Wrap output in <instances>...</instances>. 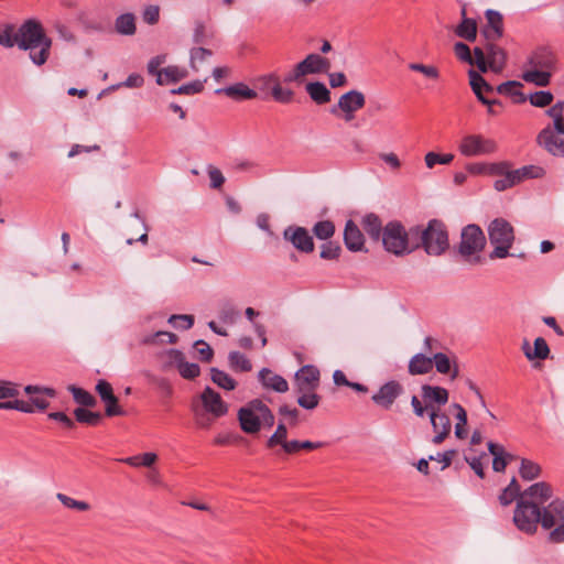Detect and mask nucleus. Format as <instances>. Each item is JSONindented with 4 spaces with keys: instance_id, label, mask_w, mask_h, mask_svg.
I'll return each instance as SVG.
<instances>
[{
    "instance_id": "obj_2",
    "label": "nucleus",
    "mask_w": 564,
    "mask_h": 564,
    "mask_svg": "<svg viewBox=\"0 0 564 564\" xmlns=\"http://www.w3.org/2000/svg\"><path fill=\"white\" fill-rule=\"evenodd\" d=\"M414 251L422 248L427 256L440 257L449 249V238L446 225L440 219L429 220L425 227L412 226Z\"/></svg>"
},
{
    "instance_id": "obj_35",
    "label": "nucleus",
    "mask_w": 564,
    "mask_h": 564,
    "mask_svg": "<svg viewBox=\"0 0 564 564\" xmlns=\"http://www.w3.org/2000/svg\"><path fill=\"white\" fill-rule=\"evenodd\" d=\"M210 379L219 388L225 389L227 391L234 390L237 386V381L232 377L217 368L210 369Z\"/></svg>"
},
{
    "instance_id": "obj_11",
    "label": "nucleus",
    "mask_w": 564,
    "mask_h": 564,
    "mask_svg": "<svg viewBox=\"0 0 564 564\" xmlns=\"http://www.w3.org/2000/svg\"><path fill=\"white\" fill-rule=\"evenodd\" d=\"M403 392L404 388L399 381L390 380L379 388L371 400L378 406L389 410Z\"/></svg>"
},
{
    "instance_id": "obj_4",
    "label": "nucleus",
    "mask_w": 564,
    "mask_h": 564,
    "mask_svg": "<svg viewBox=\"0 0 564 564\" xmlns=\"http://www.w3.org/2000/svg\"><path fill=\"white\" fill-rule=\"evenodd\" d=\"M564 101H557L546 115L553 119V124L546 126L538 135V143L546 152L556 158H564Z\"/></svg>"
},
{
    "instance_id": "obj_58",
    "label": "nucleus",
    "mask_w": 564,
    "mask_h": 564,
    "mask_svg": "<svg viewBox=\"0 0 564 564\" xmlns=\"http://www.w3.org/2000/svg\"><path fill=\"white\" fill-rule=\"evenodd\" d=\"M409 68L414 72L422 73L425 77L437 79L440 76L438 69L432 65H424L421 63H411Z\"/></svg>"
},
{
    "instance_id": "obj_28",
    "label": "nucleus",
    "mask_w": 564,
    "mask_h": 564,
    "mask_svg": "<svg viewBox=\"0 0 564 564\" xmlns=\"http://www.w3.org/2000/svg\"><path fill=\"white\" fill-rule=\"evenodd\" d=\"M433 369L432 356H427L423 352L415 354L408 365V371L412 376L426 375Z\"/></svg>"
},
{
    "instance_id": "obj_52",
    "label": "nucleus",
    "mask_w": 564,
    "mask_h": 564,
    "mask_svg": "<svg viewBox=\"0 0 564 564\" xmlns=\"http://www.w3.org/2000/svg\"><path fill=\"white\" fill-rule=\"evenodd\" d=\"M56 498L63 503L64 507H66L68 509L87 511L90 508V506L86 501L73 499V498L68 497L67 495H64L61 492L56 495Z\"/></svg>"
},
{
    "instance_id": "obj_43",
    "label": "nucleus",
    "mask_w": 564,
    "mask_h": 564,
    "mask_svg": "<svg viewBox=\"0 0 564 564\" xmlns=\"http://www.w3.org/2000/svg\"><path fill=\"white\" fill-rule=\"evenodd\" d=\"M313 234L319 240H327L335 234V225L330 220H321L313 226Z\"/></svg>"
},
{
    "instance_id": "obj_41",
    "label": "nucleus",
    "mask_w": 564,
    "mask_h": 564,
    "mask_svg": "<svg viewBox=\"0 0 564 564\" xmlns=\"http://www.w3.org/2000/svg\"><path fill=\"white\" fill-rule=\"evenodd\" d=\"M456 34L467 41H475L477 36V25L475 20L465 18L457 26Z\"/></svg>"
},
{
    "instance_id": "obj_1",
    "label": "nucleus",
    "mask_w": 564,
    "mask_h": 564,
    "mask_svg": "<svg viewBox=\"0 0 564 564\" xmlns=\"http://www.w3.org/2000/svg\"><path fill=\"white\" fill-rule=\"evenodd\" d=\"M0 45L7 48L17 45L20 50L29 52L34 65L42 66L50 57L52 40L45 34L39 21L29 19L17 30L13 25H6L0 30Z\"/></svg>"
},
{
    "instance_id": "obj_32",
    "label": "nucleus",
    "mask_w": 564,
    "mask_h": 564,
    "mask_svg": "<svg viewBox=\"0 0 564 564\" xmlns=\"http://www.w3.org/2000/svg\"><path fill=\"white\" fill-rule=\"evenodd\" d=\"M305 90L313 101L324 105L330 101V91L324 83L313 82L305 86Z\"/></svg>"
},
{
    "instance_id": "obj_56",
    "label": "nucleus",
    "mask_w": 564,
    "mask_h": 564,
    "mask_svg": "<svg viewBox=\"0 0 564 564\" xmlns=\"http://www.w3.org/2000/svg\"><path fill=\"white\" fill-rule=\"evenodd\" d=\"M101 401L106 405L105 414L107 416H116V415L124 414V411L118 405V398L115 394H112Z\"/></svg>"
},
{
    "instance_id": "obj_3",
    "label": "nucleus",
    "mask_w": 564,
    "mask_h": 564,
    "mask_svg": "<svg viewBox=\"0 0 564 564\" xmlns=\"http://www.w3.org/2000/svg\"><path fill=\"white\" fill-rule=\"evenodd\" d=\"M486 245L482 229L476 224H469L462 228L459 242L454 248L455 258L469 267L481 265L486 262Z\"/></svg>"
},
{
    "instance_id": "obj_34",
    "label": "nucleus",
    "mask_w": 564,
    "mask_h": 564,
    "mask_svg": "<svg viewBox=\"0 0 564 564\" xmlns=\"http://www.w3.org/2000/svg\"><path fill=\"white\" fill-rule=\"evenodd\" d=\"M522 79L527 83L534 84L540 87L547 86L551 80V72L527 68L522 74Z\"/></svg>"
},
{
    "instance_id": "obj_30",
    "label": "nucleus",
    "mask_w": 564,
    "mask_h": 564,
    "mask_svg": "<svg viewBox=\"0 0 564 564\" xmlns=\"http://www.w3.org/2000/svg\"><path fill=\"white\" fill-rule=\"evenodd\" d=\"M115 31L124 36H132L137 32L135 15L133 13H122L115 20Z\"/></svg>"
},
{
    "instance_id": "obj_48",
    "label": "nucleus",
    "mask_w": 564,
    "mask_h": 564,
    "mask_svg": "<svg viewBox=\"0 0 564 564\" xmlns=\"http://www.w3.org/2000/svg\"><path fill=\"white\" fill-rule=\"evenodd\" d=\"M519 184V178L514 174V170L509 171L505 175L501 176V178H498L494 183V187L498 192L506 191L508 188H511L512 186Z\"/></svg>"
},
{
    "instance_id": "obj_47",
    "label": "nucleus",
    "mask_w": 564,
    "mask_h": 564,
    "mask_svg": "<svg viewBox=\"0 0 564 564\" xmlns=\"http://www.w3.org/2000/svg\"><path fill=\"white\" fill-rule=\"evenodd\" d=\"M177 340V336L171 332L159 330L152 335H148L142 338V344L150 345L155 344L156 341H167L170 344H174Z\"/></svg>"
},
{
    "instance_id": "obj_8",
    "label": "nucleus",
    "mask_w": 564,
    "mask_h": 564,
    "mask_svg": "<svg viewBox=\"0 0 564 564\" xmlns=\"http://www.w3.org/2000/svg\"><path fill=\"white\" fill-rule=\"evenodd\" d=\"M329 68L330 62L328 58L312 53L297 63L291 72L285 74L283 80L284 83H300L306 75L327 73Z\"/></svg>"
},
{
    "instance_id": "obj_26",
    "label": "nucleus",
    "mask_w": 564,
    "mask_h": 564,
    "mask_svg": "<svg viewBox=\"0 0 564 564\" xmlns=\"http://www.w3.org/2000/svg\"><path fill=\"white\" fill-rule=\"evenodd\" d=\"M258 378L265 389H271L279 393H284L289 390L288 381L282 376L273 373L268 368H262L259 371Z\"/></svg>"
},
{
    "instance_id": "obj_15",
    "label": "nucleus",
    "mask_w": 564,
    "mask_h": 564,
    "mask_svg": "<svg viewBox=\"0 0 564 564\" xmlns=\"http://www.w3.org/2000/svg\"><path fill=\"white\" fill-rule=\"evenodd\" d=\"M258 399L251 400L238 411L240 427L245 433L254 434L260 431V413L253 404Z\"/></svg>"
},
{
    "instance_id": "obj_64",
    "label": "nucleus",
    "mask_w": 564,
    "mask_h": 564,
    "mask_svg": "<svg viewBox=\"0 0 564 564\" xmlns=\"http://www.w3.org/2000/svg\"><path fill=\"white\" fill-rule=\"evenodd\" d=\"M208 176L210 180L212 188H219L225 183V177H224L221 171L212 165L208 166Z\"/></svg>"
},
{
    "instance_id": "obj_57",
    "label": "nucleus",
    "mask_w": 564,
    "mask_h": 564,
    "mask_svg": "<svg viewBox=\"0 0 564 564\" xmlns=\"http://www.w3.org/2000/svg\"><path fill=\"white\" fill-rule=\"evenodd\" d=\"M169 323L175 328L189 329L194 324V316L187 314L172 315L169 318Z\"/></svg>"
},
{
    "instance_id": "obj_62",
    "label": "nucleus",
    "mask_w": 564,
    "mask_h": 564,
    "mask_svg": "<svg viewBox=\"0 0 564 564\" xmlns=\"http://www.w3.org/2000/svg\"><path fill=\"white\" fill-rule=\"evenodd\" d=\"M194 347L200 356V360L210 361L213 358V349L203 339H198L194 343Z\"/></svg>"
},
{
    "instance_id": "obj_36",
    "label": "nucleus",
    "mask_w": 564,
    "mask_h": 564,
    "mask_svg": "<svg viewBox=\"0 0 564 564\" xmlns=\"http://www.w3.org/2000/svg\"><path fill=\"white\" fill-rule=\"evenodd\" d=\"M365 231L372 238L379 239L382 236V224L380 218L375 214L365 216L362 220Z\"/></svg>"
},
{
    "instance_id": "obj_19",
    "label": "nucleus",
    "mask_w": 564,
    "mask_h": 564,
    "mask_svg": "<svg viewBox=\"0 0 564 564\" xmlns=\"http://www.w3.org/2000/svg\"><path fill=\"white\" fill-rule=\"evenodd\" d=\"M167 357L171 364H175L180 375L184 379H195L199 376L200 369L197 364L185 361L184 354L177 349H170Z\"/></svg>"
},
{
    "instance_id": "obj_54",
    "label": "nucleus",
    "mask_w": 564,
    "mask_h": 564,
    "mask_svg": "<svg viewBox=\"0 0 564 564\" xmlns=\"http://www.w3.org/2000/svg\"><path fill=\"white\" fill-rule=\"evenodd\" d=\"M219 317L225 323H235L238 317V312L229 301H224L220 305Z\"/></svg>"
},
{
    "instance_id": "obj_12",
    "label": "nucleus",
    "mask_w": 564,
    "mask_h": 564,
    "mask_svg": "<svg viewBox=\"0 0 564 564\" xmlns=\"http://www.w3.org/2000/svg\"><path fill=\"white\" fill-rule=\"evenodd\" d=\"M283 237L301 252L310 253L314 250L313 237L304 227L289 226L284 229Z\"/></svg>"
},
{
    "instance_id": "obj_49",
    "label": "nucleus",
    "mask_w": 564,
    "mask_h": 564,
    "mask_svg": "<svg viewBox=\"0 0 564 564\" xmlns=\"http://www.w3.org/2000/svg\"><path fill=\"white\" fill-rule=\"evenodd\" d=\"M271 94L273 99L281 104L291 102L294 96V93L289 88H283L280 82L272 86Z\"/></svg>"
},
{
    "instance_id": "obj_60",
    "label": "nucleus",
    "mask_w": 564,
    "mask_h": 564,
    "mask_svg": "<svg viewBox=\"0 0 564 564\" xmlns=\"http://www.w3.org/2000/svg\"><path fill=\"white\" fill-rule=\"evenodd\" d=\"M204 88V85L199 80H195L193 83H188L180 86L176 89H172L171 94H182V95H194L200 93Z\"/></svg>"
},
{
    "instance_id": "obj_22",
    "label": "nucleus",
    "mask_w": 564,
    "mask_h": 564,
    "mask_svg": "<svg viewBox=\"0 0 564 564\" xmlns=\"http://www.w3.org/2000/svg\"><path fill=\"white\" fill-rule=\"evenodd\" d=\"M555 65V57L547 48H539L533 52L527 63L529 68L551 72Z\"/></svg>"
},
{
    "instance_id": "obj_13",
    "label": "nucleus",
    "mask_w": 564,
    "mask_h": 564,
    "mask_svg": "<svg viewBox=\"0 0 564 564\" xmlns=\"http://www.w3.org/2000/svg\"><path fill=\"white\" fill-rule=\"evenodd\" d=\"M200 401L204 410L215 419L221 417L228 412L227 403L223 401L220 394L210 387H206L203 390Z\"/></svg>"
},
{
    "instance_id": "obj_24",
    "label": "nucleus",
    "mask_w": 564,
    "mask_h": 564,
    "mask_svg": "<svg viewBox=\"0 0 564 564\" xmlns=\"http://www.w3.org/2000/svg\"><path fill=\"white\" fill-rule=\"evenodd\" d=\"M487 24L484 26L481 33L487 41H496L502 36V15L495 10H487L486 12Z\"/></svg>"
},
{
    "instance_id": "obj_14",
    "label": "nucleus",
    "mask_w": 564,
    "mask_h": 564,
    "mask_svg": "<svg viewBox=\"0 0 564 564\" xmlns=\"http://www.w3.org/2000/svg\"><path fill=\"white\" fill-rule=\"evenodd\" d=\"M430 422L435 435L432 438V443L440 445L449 435L452 424L449 416L442 409H434L430 413Z\"/></svg>"
},
{
    "instance_id": "obj_27",
    "label": "nucleus",
    "mask_w": 564,
    "mask_h": 564,
    "mask_svg": "<svg viewBox=\"0 0 564 564\" xmlns=\"http://www.w3.org/2000/svg\"><path fill=\"white\" fill-rule=\"evenodd\" d=\"M217 95L224 94L229 98L236 99V100H250L254 99L258 94L256 90L249 88L243 83H237L224 88H218L215 91Z\"/></svg>"
},
{
    "instance_id": "obj_44",
    "label": "nucleus",
    "mask_w": 564,
    "mask_h": 564,
    "mask_svg": "<svg viewBox=\"0 0 564 564\" xmlns=\"http://www.w3.org/2000/svg\"><path fill=\"white\" fill-rule=\"evenodd\" d=\"M74 415L79 423L88 425H97L101 421V414L99 412H91L84 408L75 409Z\"/></svg>"
},
{
    "instance_id": "obj_25",
    "label": "nucleus",
    "mask_w": 564,
    "mask_h": 564,
    "mask_svg": "<svg viewBox=\"0 0 564 564\" xmlns=\"http://www.w3.org/2000/svg\"><path fill=\"white\" fill-rule=\"evenodd\" d=\"M344 242L348 250L352 252L361 251L365 246V238L358 226L348 220L344 230Z\"/></svg>"
},
{
    "instance_id": "obj_46",
    "label": "nucleus",
    "mask_w": 564,
    "mask_h": 564,
    "mask_svg": "<svg viewBox=\"0 0 564 564\" xmlns=\"http://www.w3.org/2000/svg\"><path fill=\"white\" fill-rule=\"evenodd\" d=\"M299 394L297 404L305 410H313L319 403V397L314 391L296 392Z\"/></svg>"
},
{
    "instance_id": "obj_38",
    "label": "nucleus",
    "mask_w": 564,
    "mask_h": 564,
    "mask_svg": "<svg viewBox=\"0 0 564 564\" xmlns=\"http://www.w3.org/2000/svg\"><path fill=\"white\" fill-rule=\"evenodd\" d=\"M67 390L73 394V398L76 403H78L83 406H90V408L96 405V399L88 391H86L82 388H78L74 384L68 386Z\"/></svg>"
},
{
    "instance_id": "obj_9",
    "label": "nucleus",
    "mask_w": 564,
    "mask_h": 564,
    "mask_svg": "<svg viewBox=\"0 0 564 564\" xmlns=\"http://www.w3.org/2000/svg\"><path fill=\"white\" fill-rule=\"evenodd\" d=\"M496 150V142L480 134H468L464 137L459 143V151L465 156L490 154Z\"/></svg>"
},
{
    "instance_id": "obj_51",
    "label": "nucleus",
    "mask_w": 564,
    "mask_h": 564,
    "mask_svg": "<svg viewBox=\"0 0 564 564\" xmlns=\"http://www.w3.org/2000/svg\"><path fill=\"white\" fill-rule=\"evenodd\" d=\"M254 409L260 413V425L264 424L265 426L271 427L274 424V415L269 406L258 399V402L253 404Z\"/></svg>"
},
{
    "instance_id": "obj_42",
    "label": "nucleus",
    "mask_w": 564,
    "mask_h": 564,
    "mask_svg": "<svg viewBox=\"0 0 564 564\" xmlns=\"http://www.w3.org/2000/svg\"><path fill=\"white\" fill-rule=\"evenodd\" d=\"M549 354H550V348H549L545 339L542 338V337H538V338H535V340L533 343L532 351L531 352H527V359H529V360H534V359L544 360V359H546L549 357Z\"/></svg>"
},
{
    "instance_id": "obj_55",
    "label": "nucleus",
    "mask_w": 564,
    "mask_h": 564,
    "mask_svg": "<svg viewBox=\"0 0 564 564\" xmlns=\"http://www.w3.org/2000/svg\"><path fill=\"white\" fill-rule=\"evenodd\" d=\"M212 56V51L205 47H194L191 50V67L197 70V63H202Z\"/></svg>"
},
{
    "instance_id": "obj_61",
    "label": "nucleus",
    "mask_w": 564,
    "mask_h": 564,
    "mask_svg": "<svg viewBox=\"0 0 564 564\" xmlns=\"http://www.w3.org/2000/svg\"><path fill=\"white\" fill-rule=\"evenodd\" d=\"M19 394L17 384L11 381H0V400L15 398Z\"/></svg>"
},
{
    "instance_id": "obj_37",
    "label": "nucleus",
    "mask_w": 564,
    "mask_h": 564,
    "mask_svg": "<svg viewBox=\"0 0 564 564\" xmlns=\"http://www.w3.org/2000/svg\"><path fill=\"white\" fill-rule=\"evenodd\" d=\"M519 474L523 480L530 481L540 476L541 467L539 464L530 459L522 458L519 468Z\"/></svg>"
},
{
    "instance_id": "obj_59",
    "label": "nucleus",
    "mask_w": 564,
    "mask_h": 564,
    "mask_svg": "<svg viewBox=\"0 0 564 564\" xmlns=\"http://www.w3.org/2000/svg\"><path fill=\"white\" fill-rule=\"evenodd\" d=\"M142 19L147 24H156L160 19V7L155 4L147 6L142 11Z\"/></svg>"
},
{
    "instance_id": "obj_16",
    "label": "nucleus",
    "mask_w": 564,
    "mask_h": 564,
    "mask_svg": "<svg viewBox=\"0 0 564 564\" xmlns=\"http://www.w3.org/2000/svg\"><path fill=\"white\" fill-rule=\"evenodd\" d=\"M318 381L319 370L311 365L304 366L295 375V392L315 391Z\"/></svg>"
},
{
    "instance_id": "obj_53",
    "label": "nucleus",
    "mask_w": 564,
    "mask_h": 564,
    "mask_svg": "<svg viewBox=\"0 0 564 564\" xmlns=\"http://www.w3.org/2000/svg\"><path fill=\"white\" fill-rule=\"evenodd\" d=\"M288 440V429L284 423H279L275 432L269 437L267 442L268 447L282 445Z\"/></svg>"
},
{
    "instance_id": "obj_45",
    "label": "nucleus",
    "mask_w": 564,
    "mask_h": 564,
    "mask_svg": "<svg viewBox=\"0 0 564 564\" xmlns=\"http://www.w3.org/2000/svg\"><path fill=\"white\" fill-rule=\"evenodd\" d=\"M528 99L532 106L538 107V108H544L552 104L554 97L551 91L539 90L533 94H530V96L527 97V100Z\"/></svg>"
},
{
    "instance_id": "obj_10",
    "label": "nucleus",
    "mask_w": 564,
    "mask_h": 564,
    "mask_svg": "<svg viewBox=\"0 0 564 564\" xmlns=\"http://www.w3.org/2000/svg\"><path fill=\"white\" fill-rule=\"evenodd\" d=\"M365 104L364 93L352 89L339 97L337 106L332 108V113H336V108H338L344 112V120L349 122L355 118V112L361 109Z\"/></svg>"
},
{
    "instance_id": "obj_7",
    "label": "nucleus",
    "mask_w": 564,
    "mask_h": 564,
    "mask_svg": "<svg viewBox=\"0 0 564 564\" xmlns=\"http://www.w3.org/2000/svg\"><path fill=\"white\" fill-rule=\"evenodd\" d=\"M542 509L534 502H530L524 497H520L517 501V506L513 513V522L516 527L528 534H533L538 524H542Z\"/></svg>"
},
{
    "instance_id": "obj_20",
    "label": "nucleus",
    "mask_w": 564,
    "mask_h": 564,
    "mask_svg": "<svg viewBox=\"0 0 564 564\" xmlns=\"http://www.w3.org/2000/svg\"><path fill=\"white\" fill-rule=\"evenodd\" d=\"M468 75H469V84L471 86V89L475 93L477 99L481 104H490V105H499L500 104V101L497 99H488L485 97L484 90L486 93H492L495 90V88L490 84H488L479 73H477L474 69H470L468 72Z\"/></svg>"
},
{
    "instance_id": "obj_50",
    "label": "nucleus",
    "mask_w": 564,
    "mask_h": 564,
    "mask_svg": "<svg viewBox=\"0 0 564 564\" xmlns=\"http://www.w3.org/2000/svg\"><path fill=\"white\" fill-rule=\"evenodd\" d=\"M341 248L335 241H327L321 246L319 257L324 260H335L340 256Z\"/></svg>"
},
{
    "instance_id": "obj_63",
    "label": "nucleus",
    "mask_w": 564,
    "mask_h": 564,
    "mask_svg": "<svg viewBox=\"0 0 564 564\" xmlns=\"http://www.w3.org/2000/svg\"><path fill=\"white\" fill-rule=\"evenodd\" d=\"M454 51H455V54L457 55V57L468 64H474V59H473V56L470 54V50L469 47L463 43V42H457L455 45H454Z\"/></svg>"
},
{
    "instance_id": "obj_5",
    "label": "nucleus",
    "mask_w": 564,
    "mask_h": 564,
    "mask_svg": "<svg viewBox=\"0 0 564 564\" xmlns=\"http://www.w3.org/2000/svg\"><path fill=\"white\" fill-rule=\"evenodd\" d=\"M384 249L395 256L410 254L414 251V237L399 221L388 223L382 231Z\"/></svg>"
},
{
    "instance_id": "obj_40",
    "label": "nucleus",
    "mask_w": 564,
    "mask_h": 564,
    "mask_svg": "<svg viewBox=\"0 0 564 564\" xmlns=\"http://www.w3.org/2000/svg\"><path fill=\"white\" fill-rule=\"evenodd\" d=\"M514 174L519 178V183L529 178H541L545 175V170L540 165H525L514 170Z\"/></svg>"
},
{
    "instance_id": "obj_18",
    "label": "nucleus",
    "mask_w": 564,
    "mask_h": 564,
    "mask_svg": "<svg viewBox=\"0 0 564 564\" xmlns=\"http://www.w3.org/2000/svg\"><path fill=\"white\" fill-rule=\"evenodd\" d=\"M421 398L429 408L442 409L448 402L449 393L447 389L440 386L422 384Z\"/></svg>"
},
{
    "instance_id": "obj_6",
    "label": "nucleus",
    "mask_w": 564,
    "mask_h": 564,
    "mask_svg": "<svg viewBox=\"0 0 564 564\" xmlns=\"http://www.w3.org/2000/svg\"><path fill=\"white\" fill-rule=\"evenodd\" d=\"M490 243L494 246V250L489 253V258L505 259L510 253L509 250L514 241V230L512 225L503 219L496 218L488 225L487 228Z\"/></svg>"
},
{
    "instance_id": "obj_31",
    "label": "nucleus",
    "mask_w": 564,
    "mask_h": 564,
    "mask_svg": "<svg viewBox=\"0 0 564 564\" xmlns=\"http://www.w3.org/2000/svg\"><path fill=\"white\" fill-rule=\"evenodd\" d=\"M522 84L517 80H509L497 86L496 91L500 95L509 96L516 104L527 101V96L520 90Z\"/></svg>"
},
{
    "instance_id": "obj_21",
    "label": "nucleus",
    "mask_w": 564,
    "mask_h": 564,
    "mask_svg": "<svg viewBox=\"0 0 564 564\" xmlns=\"http://www.w3.org/2000/svg\"><path fill=\"white\" fill-rule=\"evenodd\" d=\"M542 528L551 529L557 521H564V500L554 499L546 507L542 508Z\"/></svg>"
},
{
    "instance_id": "obj_39",
    "label": "nucleus",
    "mask_w": 564,
    "mask_h": 564,
    "mask_svg": "<svg viewBox=\"0 0 564 564\" xmlns=\"http://www.w3.org/2000/svg\"><path fill=\"white\" fill-rule=\"evenodd\" d=\"M231 369L236 371L247 372L252 369L250 360L239 351H231L228 356Z\"/></svg>"
},
{
    "instance_id": "obj_29",
    "label": "nucleus",
    "mask_w": 564,
    "mask_h": 564,
    "mask_svg": "<svg viewBox=\"0 0 564 564\" xmlns=\"http://www.w3.org/2000/svg\"><path fill=\"white\" fill-rule=\"evenodd\" d=\"M486 53L489 67L496 73L501 72L506 63L505 51L497 46L494 41H488Z\"/></svg>"
},
{
    "instance_id": "obj_17",
    "label": "nucleus",
    "mask_w": 564,
    "mask_h": 564,
    "mask_svg": "<svg viewBox=\"0 0 564 564\" xmlns=\"http://www.w3.org/2000/svg\"><path fill=\"white\" fill-rule=\"evenodd\" d=\"M433 367L438 373L448 376L451 380H455L459 376V368L456 356L454 354H446L437 351L432 355Z\"/></svg>"
},
{
    "instance_id": "obj_33",
    "label": "nucleus",
    "mask_w": 564,
    "mask_h": 564,
    "mask_svg": "<svg viewBox=\"0 0 564 564\" xmlns=\"http://www.w3.org/2000/svg\"><path fill=\"white\" fill-rule=\"evenodd\" d=\"M187 76V70L178 66H167L161 69V74H158L155 79L158 85H167L176 83Z\"/></svg>"
},
{
    "instance_id": "obj_23",
    "label": "nucleus",
    "mask_w": 564,
    "mask_h": 564,
    "mask_svg": "<svg viewBox=\"0 0 564 564\" xmlns=\"http://www.w3.org/2000/svg\"><path fill=\"white\" fill-rule=\"evenodd\" d=\"M521 497L530 502L536 503L538 507L544 505L552 497V488L544 481L535 482L525 489Z\"/></svg>"
}]
</instances>
